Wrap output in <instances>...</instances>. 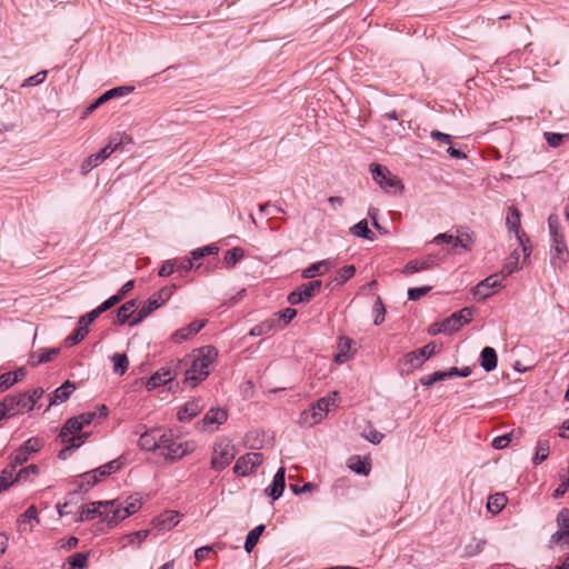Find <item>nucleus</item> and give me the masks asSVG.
Segmentation results:
<instances>
[{
	"instance_id": "1",
	"label": "nucleus",
	"mask_w": 569,
	"mask_h": 569,
	"mask_svg": "<svg viewBox=\"0 0 569 569\" xmlns=\"http://www.w3.org/2000/svg\"><path fill=\"white\" fill-rule=\"evenodd\" d=\"M217 356L218 350L213 346H203L196 349L192 356L177 359L176 361L182 362L179 376L183 375L184 388L193 389L204 380L209 376Z\"/></svg>"
},
{
	"instance_id": "2",
	"label": "nucleus",
	"mask_w": 569,
	"mask_h": 569,
	"mask_svg": "<svg viewBox=\"0 0 569 569\" xmlns=\"http://www.w3.org/2000/svg\"><path fill=\"white\" fill-rule=\"evenodd\" d=\"M42 393H13L0 402V420L30 411Z\"/></svg>"
},
{
	"instance_id": "3",
	"label": "nucleus",
	"mask_w": 569,
	"mask_h": 569,
	"mask_svg": "<svg viewBox=\"0 0 569 569\" xmlns=\"http://www.w3.org/2000/svg\"><path fill=\"white\" fill-rule=\"evenodd\" d=\"M177 289L178 286L172 283L154 292L138 310L137 316L129 322V326L136 327L139 323H141L153 311L163 306L171 298V296Z\"/></svg>"
},
{
	"instance_id": "4",
	"label": "nucleus",
	"mask_w": 569,
	"mask_h": 569,
	"mask_svg": "<svg viewBox=\"0 0 569 569\" xmlns=\"http://www.w3.org/2000/svg\"><path fill=\"white\" fill-rule=\"evenodd\" d=\"M326 396L313 403L308 410L301 412L299 423L302 427H312L320 423L330 411V408L336 407V396Z\"/></svg>"
},
{
	"instance_id": "5",
	"label": "nucleus",
	"mask_w": 569,
	"mask_h": 569,
	"mask_svg": "<svg viewBox=\"0 0 569 569\" xmlns=\"http://www.w3.org/2000/svg\"><path fill=\"white\" fill-rule=\"evenodd\" d=\"M180 367H182L181 361L171 360L146 380L141 379V385L146 387L147 391L164 386L179 377Z\"/></svg>"
},
{
	"instance_id": "6",
	"label": "nucleus",
	"mask_w": 569,
	"mask_h": 569,
	"mask_svg": "<svg viewBox=\"0 0 569 569\" xmlns=\"http://www.w3.org/2000/svg\"><path fill=\"white\" fill-rule=\"evenodd\" d=\"M114 502L116 500L90 502L82 507L76 521L82 522L87 520H92L97 516H99L102 517L103 520L107 521L109 526H114L113 522H110V518L112 516V507H114Z\"/></svg>"
},
{
	"instance_id": "7",
	"label": "nucleus",
	"mask_w": 569,
	"mask_h": 569,
	"mask_svg": "<svg viewBox=\"0 0 569 569\" xmlns=\"http://www.w3.org/2000/svg\"><path fill=\"white\" fill-rule=\"evenodd\" d=\"M236 457L234 446L230 440L222 439L213 447L211 468L220 471L227 468Z\"/></svg>"
},
{
	"instance_id": "8",
	"label": "nucleus",
	"mask_w": 569,
	"mask_h": 569,
	"mask_svg": "<svg viewBox=\"0 0 569 569\" xmlns=\"http://www.w3.org/2000/svg\"><path fill=\"white\" fill-rule=\"evenodd\" d=\"M372 179L386 191L396 192L403 188L401 181L388 170L387 167L372 163L370 164Z\"/></svg>"
},
{
	"instance_id": "9",
	"label": "nucleus",
	"mask_w": 569,
	"mask_h": 569,
	"mask_svg": "<svg viewBox=\"0 0 569 569\" xmlns=\"http://www.w3.org/2000/svg\"><path fill=\"white\" fill-rule=\"evenodd\" d=\"M473 316V309L465 307L461 310L453 312L450 317L440 322L438 330H432L433 335L443 332L452 333L458 331L463 325L468 323Z\"/></svg>"
},
{
	"instance_id": "10",
	"label": "nucleus",
	"mask_w": 569,
	"mask_h": 569,
	"mask_svg": "<svg viewBox=\"0 0 569 569\" xmlns=\"http://www.w3.org/2000/svg\"><path fill=\"white\" fill-rule=\"evenodd\" d=\"M322 287L321 280H312L297 287L293 291L288 295V302L290 305H299L309 302L317 293H319Z\"/></svg>"
},
{
	"instance_id": "11",
	"label": "nucleus",
	"mask_w": 569,
	"mask_h": 569,
	"mask_svg": "<svg viewBox=\"0 0 569 569\" xmlns=\"http://www.w3.org/2000/svg\"><path fill=\"white\" fill-rule=\"evenodd\" d=\"M167 441L161 443L160 449L164 450L163 456L169 460H178L194 450L193 442L190 441H176L170 435H166Z\"/></svg>"
},
{
	"instance_id": "12",
	"label": "nucleus",
	"mask_w": 569,
	"mask_h": 569,
	"mask_svg": "<svg viewBox=\"0 0 569 569\" xmlns=\"http://www.w3.org/2000/svg\"><path fill=\"white\" fill-rule=\"evenodd\" d=\"M471 375L470 367H463L461 369L457 367H451L448 370H439L432 373L422 376L419 381L422 386L430 387L438 381H443L446 379H452L458 377H469Z\"/></svg>"
},
{
	"instance_id": "13",
	"label": "nucleus",
	"mask_w": 569,
	"mask_h": 569,
	"mask_svg": "<svg viewBox=\"0 0 569 569\" xmlns=\"http://www.w3.org/2000/svg\"><path fill=\"white\" fill-rule=\"evenodd\" d=\"M263 462V456L260 452H248L238 458L233 467V472L238 476L246 477L254 472V470Z\"/></svg>"
},
{
	"instance_id": "14",
	"label": "nucleus",
	"mask_w": 569,
	"mask_h": 569,
	"mask_svg": "<svg viewBox=\"0 0 569 569\" xmlns=\"http://www.w3.org/2000/svg\"><path fill=\"white\" fill-rule=\"evenodd\" d=\"M41 447L42 442L40 439L30 438L11 455L10 461L13 462V467L22 466L33 453H37Z\"/></svg>"
},
{
	"instance_id": "15",
	"label": "nucleus",
	"mask_w": 569,
	"mask_h": 569,
	"mask_svg": "<svg viewBox=\"0 0 569 569\" xmlns=\"http://www.w3.org/2000/svg\"><path fill=\"white\" fill-rule=\"evenodd\" d=\"M141 508V500L137 497H129L126 501V506L117 505L114 502V507H112V516L110 518V522L117 525L119 521L128 518L129 516L136 513Z\"/></svg>"
},
{
	"instance_id": "16",
	"label": "nucleus",
	"mask_w": 569,
	"mask_h": 569,
	"mask_svg": "<svg viewBox=\"0 0 569 569\" xmlns=\"http://www.w3.org/2000/svg\"><path fill=\"white\" fill-rule=\"evenodd\" d=\"M506 224H507L509 231L515 232L525 257L529 256L531 250L525 243L523 238L526 234L523 232H521V230H520V211L517 208H515V207L509 208L508 216L506 219Z\"/></svg>"
},
{
	"instance_id": "17",
	"label": "nucleus",
	"mask_w": 569,
	"mask_h": 569,
	"mask_svg": "<svg viewBox=\"0 0 569 569\" xmlns=\"http://www.w3.org/2000/svg\"><path fill=\"white\" fill-rule=\"evenodd\" d=\"M120 147L121 142H118L113 148L106 146L99 152L90 154L80 167L81 173L88 174L94 167L102 163L112 152L117 151Z\"/></svg>"
},
{
	"instance_id": "18",
	"label": "nucleus",
	"mask_w": 569,
	"mask_h": 569,
	"mask_svg": "<svg viewBox=\"0 0 569 569\" xmlns=\"http://www.w3.org/2000/svg\"><path fill=\"white\" fill-rule=\"evenodd\" d=\"M157 430H150V431H143L140 432L139 430L136 431V435H140L139 438V447L142 450L146 451H153L157 449H160L161 443L167 441L166 433L158 436Z\"/></svg>"
},
{
	"instance_id": "19",
	"label": "nucleus",
	"mask_w": 569,
	"mask_h": 569,
	"mask_svg": "<svg viewBox=\"0 0 569 569\" xmlns=\"http://www.w3.org/2000/svg\"><path fill=\"white\" fill-rule=\"evenodd\" d=\"M438 263V258L433 254H428L423 259H413L406 263L401 269L403 276H410L416 272L430 270Z\"/></svg>"
},
{
	"instance_id": "20",
	"label": "nucleus",
	"mask_w": 569,
	"mask_h": 569,
	"mask_svg": "<svg viewBox=\"0 0 569 569\" xmlns=\"http://www.w3.org/2000/svg\"><path fill=\"white\" fill-rule=\"evenodd\" d=\"M503 284L499 280V274H491L480 281L472 290L473 296L478 300H485L491 296L490 289L502 288Z\"/></svg>"
},
{
	"instance_id": "21",
	"label": "nucleus",
	"mask_w": 569,
	"mask_h": 569,
	"mask_svg": "<svg viewBox=\"0 0 569 569\" xmlns=\"http://www.w3.org/2000/svg\"><path fill=\"white\" fill-rule=\"evenodd\" d=\"M82 428H83V426L77 416L69 418L62 426L60 433H59V438L61 440H68L71 438H80V439H82V443H83L88 437V433H86V432L79 433L82 430Z\"/></svg>"
},
{
	"instance_id": "22",
	"label": "nucleus",
	"mask_w": 569,
	"mask_h": 569,
	"mask_svg": "<svg viewBox=\"0 0 569 569\" xmlns=\"http://www.w3.org/2000/svg\"><path fill=\"white\" fill-rule=\"evenodd\" d=\"M558 530L551 536V543H559L563 539L569 542V509L562 508L557 516Z\"/></svg>"
},
{
	"instance_id": "23",
	"label": "nucleus",
	"mask_w": 569,
	"mask_h": 569,
	"mask_svg": "<svg viewBox=\"0 0 569 569\" xmlns=\"http://www.w3.org/2000/svg\"><path fill=\"white\" fill-rule=\"evenodd\" d=\"M207 323V320H194L188 326L176 330L171 335V340L176 343H181L182 341L188 340L189 338L196 336Z\"/></svg>"
},
{
	"instance_id": "24",
	"label": "nucleus",
	"mask_w": 569,
	"mask_h": 569,
	"mask_svg": "<svg viewBox=\"0 0 569 569\" xmlns=\"http://www.w3.org/2000/svg\"><path fill=\"white\" fill-rule=\"evenodd\" d=\"M180 521V513L173 510H167L152 520V526L158 530L168 531L176 527Z\"/></svg>"
},
{
	"instance_id": "25",
	"label": "nucleus",
	"mask_w": 569,
	"mask_h": 569,
	"mask_svg": "<svg viewBox=\"0 0 569 569\" xmlns=\"http://www.w3.org/2000/svg\"><path fill=\"white\" fill-rule=\"evenodd\" d=\"M355 341L346 336H341L338 341V352L335 355V361L342 365L352 358V346Z\"/></svg>"
},
{
	"instance_id": "26",
	"label": "nucleus",
	"mask_w": 569,
	"mask_h": 569,
	"mask_svg": "<svg viewBox=\"0 0 569 569\" xmlns=\"http://www.w3.org/2000/svg\"><path fill=\"white\" fill-rule=\"evenodd\" d=\"M333 266H336V260H332V259H325V260L315 262L302 271L301 277L303 279H312L318 274H325Z\"/></svg>"
},
{
	"instance_id": "27",
	"label": "nucleus",
	"mask_w": 569,
	"mask_h": 569,
	"mask_svg": "<svg viewBox=\"0 0 569 569\" xmlns=\"http://www.w3.org/2000/svg\"><path fill=\"white\" fill-rule=\"evenodd\" d=\"M284 468H279L276 475L273 476L271 485L266 488V493L272 497L273 500L279 499L284 490Z\"/></svg>"
},
{
	"instance_id": "28",
	"label": "nucleus",
	"mask_w": 569,
	"mask_h": 569,
	"mask_svg": "<svg viewBox=\"0 0 569 569\" xmlns=\"http://www.w3.org/2000/svg\"><path fill=\"white\" fill-rule=\"evenodd\" d=\"M137 305V299H131L121 305L117 310V317L114 320V325L123 326L134 318V308Z\"/></svg>"
},
{
	"instance_id": "29",
	"label": "nucleus",
	"mask_w": 569,
	"mask_h": 569,
	"mask_svg": "<svg viewBox=\"0 0 569 569\" xmlns=\"http://www.w3.org/2000/svg\"><path fill=\"white\" fill-rule=\"evenodd\" d=\"M27 376V368L20 367L14 371H7L0 375V389H9L17 382L24 379Z\"/></svg>"
},
{
	"instance_id": "30",
	"label": "nucleus",
	"mask_w": 569,
	"mask_h": 569,
	"mask_svg": "<svg viewBox=\"0 0 569 569\" xmlns=\"http://www.w3.org/2000/svg\"><path fill=\"white\" fill-rule=\"evenodd\" d=\"M480 366L485 371L490 372L497 368L498 356L492 347H485L479 356Z\"/></svg>"
},
{
	"instance_id": "31",
	"label": "nucleus",
	"mask_w": 569,
	"mask_h": 569,
	"mask_svg": "<svg viewBox=\"0 0 569 569\" xmlns=\"http://www.w3.org/2000/svg\"><path fill=\"white\" fill-rule=\"evenodd\" d=\"M17 468L13 462L10 463L0 473V493L9 489L14 482L19 481Z\"/></svg>"
},
{
	"instance_id": "32",
	"label": "nucleus",
	"mask_w": 569,
	"mask_h": 569,
	"mask_svg": "<svg viewBox=\"0 0 569 569\" xmlns=\"http://www.w3.org/2000/svg\"><path fill=\"white\" fill-rule=\"evenodd\" d=\"M202 409V405L197 401L187 402L177 413L179 421L186 422L190 421L193 417H196Z\"/></svg>"
},
{
	"instance_id": "33",
	"label": "nucleus",
	"mask_w": 569,
	"mask_h": 569,
	"mask_svg": "<svg viewBox=\"0 0 569 569\" xmlns=\"http://www.w3.org/2000/svg\"><path fill=\"white\" fill-rule=\"evenodd\" d=\"M552 239V249L555 251V257L558 258L560 261H567L569 257V251L565 241V237L562 233H557L551 236Z\"/></svg>"
},
{
	"instance_id": "34",
	"label": "nucleus",
	"mask_w": 569,
	"mask_h": 569,
	"mask_svg": "<svg viewBox=\"0 0 569 569\" xmlns=\"http://www.w3.org/2000/svg\"><path fill=\"white\" fill-rule=\"evenodd\" d=\"M108 415V408L104 405H100L97 410L87 411L78 415L80 422L83 427L90 425L96 419L101 420L104 419Z\"/></svg>"
},
{
	"instance_id": "35",
	"label": "nucleus",
	"mask_w": 569,
	"mask_h": 569,
	"mask_svg": "<svg viewBox=\"0 0 569 569\" xmlns=\"http://www.w3.org/2000/svg\"><path fill=\"white\" fill-rule=\"evenodd\" d=\"M101 477L97 469L84 472L78 478V488L79 490H89L91 487L97 485L100 481Z\"/></svg>"
},
{
	"instance_id": "36",
	"label": "nucleus",
	"mask_w": 569,
	"mask_h": 569,
	"mask_svg": "<svg viewBox=\"0 0 569 569\" xmlns=\"http://www.w3.org/2000/svg\"><path fill=\"white\" fill-rule=\"evenodd\" d=\"M59 353V349H40L37 353L31 355L30 365L38 366L51 361Z\"/></svg>"
},
{
	"instance_id": "37",
	"label": "nucleus",
	"mask_w": 569,
	"mask_h": 569,
	"mask_svg": "<svg viewBox=\"0 0 569 569\" xmlns=\"http://www.w3.org/2000/svg\"><path fill=\"white\" fill-rule=\"evenodd\" d=\"M228 418L227 411L222 408H211L203 418V425H221Z\"/></svg>"
},
{
	"instance_id": "38",
	"label": "nucleus",
	"mask_w": 569,
	"mask_h": 569,
	"mask_svg": "<svg viewBox=\"0 0 569 569\" xmlns=\"http://www.w3.org/2000/svg\"><path fill=\"white\" fill-rule=\"evenodd\" d=\"M350 232L358 238H362L370 241H373L376 238L375 233L369 229L368 221L366 219H362L356 224H353L350 228Z\"/></svg>"
},
{
	"instance_id": "39",
	"label": "nucleus",
	"mask_w": 569,
	"mask_h": 569,
	"mask_svg": "<svg viewBox=\"0 0 569 569\" xmlns=\"http://www.w3.org/2000/svg\"><path fill=\"white\" fill-rule=\"evenodd\" d=\"M518 269H519V252H518V250H515L506 259V262L503 263L500 274L502 276V279H506L507 277L512 274Z\"/></svg>"
},
{
	"instance_id": "40",
	"label": "nucleus",
	"mask_w": 569,
	"mask_h": 569,
	"mask_svg": "<svg viewBox=\"0 0 569 569\" xmlns=\"http://www.w3.org/2000/svg\"><path fill=\"white\" fill-rule=\"evenodd\" d=\"M244 257V250L240 247H233L226 251L223 262L227 268H233Z\"/></svg>"
},
{
	"instance_id": "41",
	"label": "nucleus",
	"mask_w": 569,
	"mask_h": 569,
	"mask_svg": "<svg viewBox=\"0 0 569 569\" xmlns=\"http://www.w3.org/2000/svg\"><path fill=\"white\" fill-rule=\"evenodd\" d=\"M425 362L420 359V356L416 353V350L408 352L401 365L402 371H412L413 369H417L421 367Z\"/></svg>"
},
{
	"instance_id": "42",
	"label": "nucleus",
	"mask_w": 569,
	"mask_h": 569,
	"mask_svg": "<svg viewBox=\"0 0 569 569\" xmlns=\"http://www.w3.org/2000/svg\"><path fill=\"white\" fill-rule=\"evenodd\" d=\"M507 503V497L505 493H496L489 497L487 502V509L493 515L499 513Z\"/></svg>"
},
{
	"instance_id": "43",
	"label": "nucleus",
	"mask_w": 569,
	"mask_h": 569,
	"mask_svg": "<svg viewBox=\"0 0 569 569\" xmlns=\"http://www.w3.org/2000/svg\"><path fill=\"white\" fill-rule=\"evenodd\" d=\"M133 90H134L133 86H119V87H114L112 89L104 91L101 94V97L106 103L114 98L127 96V94L131 93Z\"/></svg>"
},
{
	"instance_id": "44",
	"label": "nucleus",
	"mask_w": 569,
	"mask_h": 569,
	"mask_svg": "<svg viewBox=\"0 0 569 569\" xmlns=\"http://www.w3.org/2000/svg\"><path fill=\"white\" fill-rule=\"evenodd\" d=\"M264 530L263 525H259L256 528H253L249 533L247 535L246 541H244V550L247 552H251L252 549L257 546L258 540L261 536V533Z\"/></svg>"
},
{
	"instance_id": "45",
	"label": "nucleus",
	"mask_w": 569,
	"mask_h": 569,
	"mask_svg": "<svg viewBox=\"0 0 569 569\" xmlns=\"http://www.w3.org/2000/svg\"><path fill=\"white\" fill-rule=\"evenodd\" d=\"M550 452V443L546 439H541L537 442L536 455L533 457V463L539 465L543 462Z\"/></svg>"
},
{
	"instance_id": "46",
	"label": "nucleus",
	"mask_w": 569,
	"mask_h": 569,
	"mask_svg": "<svg viewBox=\"0 0 569 569\" xmlns=\"http://www.w3.org/2000/svg\"><path fill=\"white\" fill-rule=\"evenodd\" d=\"M89 333V328H86L82 325H78V327L73 330L71 335L66 338V345L71 347L80 343Z\"/></svg>"
},
{
	"instance_id": "47",
	"label": "nucleus",
	"mask_w": 569,
	"mask_h": 569,
	"mask_svg": "<svg viewBox=\"0 0 569 569\" xmlns=\"http://www.w3.org/2000/svg\"><path fill=\"white\" fill-rule=\"evenodd\" d=\"M219 252V247L216 244H208L201 248H197L190 252L191 259L193 261H198L207 256L217 254Z\"/></svg>"
},
{
	"instance_id": "48",
	"label": "nucleus",
	"mask_w": 569,
	"mask_h": 569,
	"mask_svg": "<svg viewBox=\"0 0 569 569\" xmlns=\"http://www.w3.org/2000/svg\"><path fill=\"white\" fill-rule=\"evenodd\" d=\"M171 260L177 262L176 271L180 272L181 274L188 273L192 269H198L201 266L200 263L196 264L194 261L189 258H176Z\"/></svg>"
},
{
	"instance_id": "49",
	"label": "nucleus",
	"mask_w": 569,
	"mask_h": 569,
	"mask_svg": "<svg viewBox=\"0 0 569 569\" xmlns=\"http://www.w3.org/2000/svg\"><path fill=\"white\" fill-rule=\"evenodd\" d=\"M372 311L375 313V320H373L375 326L381 325L385 321L386 307H385L383 301L380 296H378L376 298V301L372 306Z\"/></svg>"
},
{
	"instance_id": "50",
	"label": "nucleus",
	"mask_w": 569,
	"mask_h": 569,
	"mask_svg": "<svg viewBox=\"0 0 569 569\" xmlns=\"http://www.w3.org/2000/svg\"><path fill=\"white\" fill-rule=\"evenodd\" d=\"M112 362H113V371L119 375H123L129 367V360L124 353L113 355Z\"/></svg>"
},
{
	"instance_id": "51",
	"label": "nucleus",
	"mask_w": 569,
	"mask_h": 569,
	"mask_svg": "<svg viewBox=\"0 0 569 569\" xmlns=\"http://www.w3.org/2000/svg\"><path fill=\"white\" fill-rule=\"evenodd\" d=\"M356 273V267L353 264L345 266L338 270L337 277L335 278L336 284L341 286L347 282Z\"/></svg>"
},
{
	"instance_id": "52",
	"label": "nucleus",
	"mask_w": 569,
	"mask_h": 569,
	"mask_svg": "<svg viewBox=\"0 0 569 569\" xmlns=\"http://www.w3.org/2000/svg\"><path fill=\"white\" fill-rule=\"evenodd\" d=\"M17 475L19 481H33L39 475V468L37 465H29L26 468H21Z\"/></svg>"
},
{
	"instance_id": "53",
	"label": "nucleus",
	"mask_w": 569,
	"mask_h": 569,
	"mask_svg": "<svg viewBox=\"0 0 569 569\" xmlns=\"http://www.w3.org/2000/svg\"><path fill=\"white\" fill-rule=\"evenodd\" d=\"M61 442L64 443L66 447L60 450L58 456L60 459H66L72 450L79 448L82 445V439L71 438L68 440H61Z\"/></svg>"
},
{
	"instance_id": "54",
	"label": "nucleus",
	"mask_w": 569,
	"mask_h": 569,
	"mask_svg": "<svg viewBox=\"0 0 569 569\" xmlns=\"http://www.w3.org/2000/svg\"><path fill=\"white\" fill-rule=\"evenodd\" d=\"M122 466V462L120 459H114L112 461H109L108 463L97 468V471L99 472V476L101 478L110 476L111 473L118 471Z\"/></svg>"
},
{
	"instance_id": "55",
	"label": "nucleus",
	"mask_w": 569,
	"mask_h": 569,
	"mask_svg": "<svg viewBox=\"0 0 569 569\" xmlns=\"http://www.w3.org/2000/svg\"><path fill=\"white\" fill-rule=\"evenodd\" d=\"M486 546V540L479 539L465 547V557L471 558L479 555Z\"/></svg>"
},
{
	"instance_id": "56",
	"label": "nucleus",
	"mask_w": 569,
	"mask_h": 569,
	"mask_svg": "<svg viewBox=\"0 0 569 569\" xmlns=\"http://www.w3.org/2000/svg\"><path fill=\"white\" fill-rule=\"evenodd\" d=\"M47 74H48L47 70L39 71L38 73L27 78L22 82L21 88H29V87H36V86L41 84L46 80Z\"/></svg>"
},
{
	"instance_id": "57",
	"label": "nucleus",
	"mask_w": 569,
	"mask_h": 569,
	"mask_svg": "<svg viewBox=\"0 0 569 569\" xmlns=\"http://www.w3.org/2000/svg\"><path fill=\"white\" fill-rule=\"evenodd\" d=\"M472 237L468 232H461L455 236L453 247H461L466 251H471Z\"/></svg>"
},
{
	"instance_id": "58",
	"label": "nucleus",
	"mask_w": 569,
	"mask_h": 569,
	"mask_svg": "<svg viewBox=\"0 0 569 569\" xmlns=\"http://www.w3.org/2000/svg\"><path fill=\"white\" fill-rule=\"evenodd\" d=\"M431 286L413 287L408 289V299L417 301L420 298L427 296L431 291Z\"/></svg>"
},
{
	"instance_id": "59",
	"label": "nucleus",
	"mask_w": 569,
	"mask_h": 569,
	"mask_svg": "<svg viewBox=\"0 0 569 569\" xmlns=\"http://www.w3.org/2000/svg\"><path fill=\"white\" fill-rule=\"evenodd\" d=\"M274 327V322L273 321H262L261 323L259 325H256L251 330H250V336H253V337H259V336H263L266 333H268L269 331H271Z\"/></svg>"
},
{
	"instance_id": "60",
	"label": "nucleus",
	"mask_w": 569,
	"mask_h": 569,
	"mask_svg": "<svg viewBox=\"0 0 569 569\" xmlns=\"http://www.w3.org/2000/svg\"><path fill=\"white\" fill-rule=\"evenodd\" d=\"M437 345L435 342H430L421 348L416 349V353L420 356V359L426 362L436 353Z\"/></svg>"
},
{
	"instance_id": "61",
	"label": "nucleus",
	"mask_w": 569,
	"mask_h": 569,
	"mask_svg": "<svg viewBox=\"0 0 569 569\" xmlns=\"http://www.w3.org/2000/svg\"><path fill=\"white\" fill-rule=\"evenodd\" d=\"M34 521L36 523H39L40 520L38 518V511L36 506H30L19 518V522L27 523Z\"/></svg>"
},
{
	"instance_id": "62",
	"label": "nucleus",
	"mask_w": 569,
	"mask_h": 569,
	"mask_svg": "<svg viewBox=\"0 0 569 569\" xmlns=\"http://www.w3.org/2000/svg\"><path fill=\"white\" fill-rule=\"evenodd\" d=\"M87 560H88V556L83 552H77V553H73L68 562L69 565L72 567V568H79V569H82L86 567L87 565Z\"/></svg>"
},
{
	"instance_id": "63",
	"label": "nucleus",
	"mask_w": 569,
	"mask_h": 569,
	"mask_svg": "<svg viewBox=\"0 0 569 569\" xmlns=\"http://www.w3.org/2000/svg\"><path fill=\"white\" fill-rule=\"evenodd\" d=\"M567 138V134L557 133V132H545V139L547 143L552 147H559L563 140Z\"/></svg>"
},
{
	"instance_id": "64",
	"label": "nucleus",
	"mask_w": 569,
	"mask_h": 569,
	"mask_svg": "<svg viewBox=\"0 0 569 569\" xmlns=\"http://www.w3.org/2000/svg\"><path fill=\"white\" fill-rule=\"evenodd\" d=\"M349 467L351 470L359 475L367 476L370 472V466L366 461H362L359 457H357V460L351 462Z\"/></svg>"
}]
</instances>
